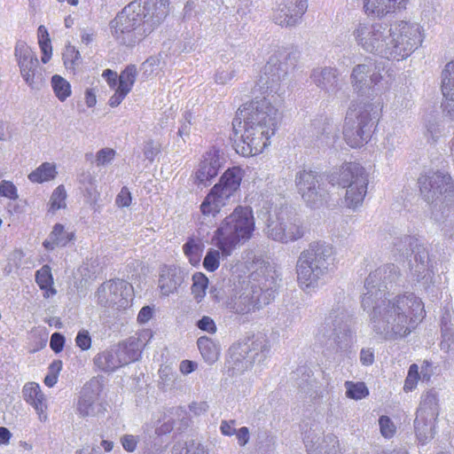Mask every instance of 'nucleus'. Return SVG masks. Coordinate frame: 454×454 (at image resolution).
I'll return each mask as SVG.
<instances>
[{
  "instance_id": "0eeeda50",
  "label": "nucleus",
  "mask_w": 454,
  "mask_h": 454,
  "mask_svg": "<svg viewBox=\"0 0 454 454\" xmlns=\"http://www.w3.org/2000/svg\"><path fill=\"white\" fill-rule=\"evenodd\" d=\"M369 178L366 168L356 161H345L327 174L331 186L339 185L346 190L343 203L352 210L362 207L367 194Z\"/></svg>"
},
{
  "instance_id": "58836bf2",
  "label": "nucleus",
  "mask_w": 454,
  "mask_h": 454,
  "mask_svg": "<svg viewBox=\"0 0 454 454\" xmlns=\"http://www.w3.org/2000/svg\"><path fill=\"white\" fill-rule=\"evenodd\" d=\"M204 249V243L198 237H191L183 246V251L192 265L200 262Z\"/></svg>"
},
{
  "instance_id": "f704fd0d",
  "label": "nucleus",
  "mask_w": 454,
  "mask_h": 454,
  "mask_svg": "<svg viewBox=\"0 0 454 454\" xmlns=\"http://www.w3.org/2000/svg\"><path fill=\"white\" fill-rule=\"evenodd\" d=\"M197 345L205 362L212 364L218 360L220 346L212 339L207 336L200 337L197 340Z\"/></svg>"
},
{
  "instance_id": "4c0bfd02",
  "label": "nucleus",
  "mask_w": 454,
  "mask_h": 454,
  "mask_svg": "<svg viewBox=\"0 0 454 454\" xmlns=\"http://www.w3.org/2000/svg\"><path fill=\"white\" fill-rule=\"evenodd\" d=\"M56 176V165L52 162H43L28 175V179L32 183L42 184L53 180Z\"/></svg>"
},
{
  "instance_id": "bb28decb",
  "label": "nucleus",
  "mask_w": 454,
  "mask_h": 454,
  "mask_svg": "<svg viewBox=\"0 0 454 454\" xmlns=\"http://www.w3.org/2000/svg\"><path fill=\"white\" fill-rule=\"evenodd\" d=\"M408 0H363L364 12L368 16L383 18L396 10L404 9Z\"/></svg>"
},
{
  "instance_id": "1a4fd4ad",
  "label": "nucleus",
  "mask_w": 454,
  "mask_h": 454,
  "mask_svg": "<svg viewBox=\"0 0 454 454\" xmlns=\"http://www.w3.org/2000/svg\"><path fill=\"white\" fill-rule=\"evenodd\" d=\"M142 16L139 4L133 1L111 21L112 35L119 43L131 47L149 35Z\"/></svg>"
},
{
  "instance_id": "ddd939ff",
  "label": "nucleus",
  "mask_w": 454,
  "mask_h": 454,
  "mask_svg": "<svg viewBox=\"0 0 454 454\" xmlns=\"http://www.w3.org/2000/svg\"><path fill=\"white\" fill-rule=\"evenodd\" d=\"M295 184L302 200L311 207H318L329 198L330 185L327 175L312 170H300Z\"/></svg>"
},
{
  "instance_id": "dca6fc26",
  "label": "nucleus",
  "mask_w": 454,
  "mask_h": 454,
  "mask_svg": "<svg viewBox=\"0 0 454 454\" xmlns=\"http://www.w3.org/2000/svg\"><path fill=\"white\" fill-rule=\"evenodd\" d=\"M133 287L125 280L117 279L103 283L98 289L97 297L103 306L117 309L129 306L133 297Z\"/></svg>"
},
{
  "instance_id": "cd10ccee",
  "label": "nucleus",
  "mask_w": 454,
  "mask_h": 454,
  "mask_svg": "<svg viewBox=\"0 0 454 454\" xmlns=\"http://www.w3.org/2000/svg\"><path fill=\"white\" fill-rule=\"evenodd\" d=\"M94 364L99 370L106 372H114L116 369L128 364L118 345L98 353L94 357Z\"/></svg>"
},
{
  "instance_id": "37998d69",
  "label": "nucleus",
  "mask_w": 454,
  "mask_h": 454,
  "mask_svg": "<svg viewBox=\"0 0 454 454\" xmlns=\"http://www.w3.org/2000/svg\"><path fill=\"white\" fill-rule=\"evenodd\" d=\"M51 85L56 97L61 102L71 95L70 83L60 75L55 74L51 77Z\"/></svg>"
},
{
  "instance_id": "13d9d810",
  "label": "nucleus",
  "mask_w": 454,
  "mask_h": 454,
  "mask_svg": "<svg viewBox=\"0 0 454 454\" xmlns=\"http://www.w3.org/2000/svg\"><path fill=\"white\" fill-rule=\"evenodd\" d=\"M120 442L126 451L134 452L137 447L138 436L126 434L121 437Z\"/></svg>"
},
{
  "instance_id": "39448f33",
  "label": "nucleus",
  "mask_w": 454,
  "mask_h": 454,
  "mask_svg": "<svg viewBox=\"0 0 454 454\" xmlns=\"http://www.w3.org/2000/svg\"><path fill=\"white\" fill-rule=\"evenodd\" d=\"M334 247L325 241H313L299 254L296 265L298 286L307 294L325 286L335 268Z\"/></svg>"
},
{
  "instance_id": "473e14b6",
  "label": "nucleus",
  "mask_w": 454,
  "mask_h": 454,
  "mask_svg": "<svg viewBox=\"0 0 454 454\" xmlns=\"http://www.w3.org/2000/svg\"><path fill=\"white\" fill-rule=\"evenodd\" d=\"M439 414L438 397L430 390L421 396V402L417 415L426 416L428 420L436 419Z\"/></svg>"
},
{
  "instance_id": "7ed1b4c3",
  "label": "nucleus",
  "mask_w": 454,
  "mask_h": 454,
  "mask_svg": "<svg viewBox=\"0 0 454 454\" xmlns=\"http://www.w3.org/2000/svg\"><path fill=\"white\" fill-rule=\"evenodd\" d=\"M352 35L365 52L391 61H402L422 45L425 30L419 23L408 20H396L389 25L359 21Z\"/></svg>"
},
{
  "instance_id": "79ce46f5",
  "label": "nucleus",
  "mask_w": 454,
  "mask_h": 454,
  "mask_svg": "<svg viewBox=\"0 0 454 454\" xmlns=\"http://www.w3.org/2000/svg\"><path fill=\"white\" fill-rule=\"evenodd\" d=\"M208 286V278L205 274L197 272L192 276V294L196 302L202 301L206 295V290Z\"/></svg>"
},
{
  "instance_id": "8fccbe9b",
  "label": "nucleus",
  "mask_w": 454,
  "mask_h": 454,
  "mask_svg": "<svg viewBox=\"0 0 454 454\" xmlns=\"http://www.w3.org/2000/svg\"><path fill=\"white\" fill-rule=\"evenodd\" d=\"M425 127L427 129V138L431 139L433 142L437 141L442 132V127L440 121L435 118H429L426 121Z\"/></svg>"
},
{
  "instance_id": "49530a36",
  "label": "nucleus",
  "mask_w": 454,
  "mask_h": 454,
  "mask_svg": "<svg viewBox=\"0 0 454 454\" xmlns=\"http://www.w3.org/2000/svg\"><path fill=\"white\" fill-rule=\"evenodd\" d=\"M346 395L348 398L361 400L369 395V390L364 382L346 381Z\"/></svg>"
},
{
  "instance_id": "b1692460",
  "label": "nucleus",
  "mask_w": 454,
  "mask_h": 454,
  "mask_svg": "<svg viewBox=\"0 0 454 454\" xmlns=\"http://www.w3.org/2000/svg\"><path fill=\"white\" fill-rule=\"evenodd\" d=\"M183 281L184 274L180 268L164 265L160 269L158 288L161 295L169 296L176 293Z\"/></svg>"
},
{
  "instance_id": "5fc2aeb1",
  "label": "nucleus",
  "mask_w": 454,
  "mask_h": 454,
  "mask_svg": "<svg viewBox=\"0 0 454 454\" xmlns=\"http://www.w3.org/2000/svg\"><path fill=\"white\" fill-rule=\"evenodd\" d=\"M381 434L386 438H391L395 432V427L391 419L387 416H381L379 419Z\"/></svg>"
},
{
  "instance_id": "9b49d317",
  "label": "nucleus",
  "mask_w": 454,
  "mask_h": 454,
  "mask_svg": "<svg viewBox=\"0 0 454 454\" xmlns=\"http://www.w3.org/2000/svg\"><path fill=\"white\" fill-rule=\"evenodd\" d=\"M264 231L268 238L282 244L294 242L304 235L300 221L283 207L269 212Z\"/></svg>"
},
{
  "instance_id": "c756f323",
  "label": "nucleus",
  "mask_w": 454,
  "mask_h": 454,
  "mask_svg": "<svg viewBox=\"0 0 454 454\" xmlns=\"http://www.w3.org/2000/svg\"><path fill=\"white\" fill-rule=\"evenodd\" d=\"M412 254L414 255L413 262L411 261V274L417 278L418 281L430 278L428 252L426 247L419 244Z\"/></svg>"
},
{
  "instance_id": "6e6552de",
  "label": "nucleus",
  "mask_w": 454,
  "mask_h": 454,
  "mask_svg": "<svg viewBox=\"0 0 454 454\" xmlns=\"http://www.w3.org/2000/svg\"><path fill=\"white\" fill-rule=\"evenodd\" d=\"M380 118L378 106L369 100H362L350 105L347 111L343 126V137L352 148L366 145Z\"/></svg>"
},
{
  "instance_id": "a19ab883",
  "label": "nucleus",
  "mask_w": 454,
  "mask_h": 454,
  "mask_svg": "<svg viewBox=\"0 0 454 454\" xmlns=\"http://www.w3.org/2000/svg\"><path fill=\"white\" fill-rule=\"evenodd\" d=\"M314 126L315 130H312V137H315L317 146H328L335 141L336 134L332 132L331 127L321 121H317Z\"/></svg>"
},
{
  "instance_id": "680f3d73",
  "label": "nucleus",
  "mask_w": 454,
  "mask_h": 454,
  "mask_svg": "<svg viewBox=\"0 0 454 454\" xmlns=\"http://www.w3.org/2000/svg\"><path fill=\"white\" fill-rule=\"evenodd\" d=\"M235 76L234 69H219L215 74V81L218 84H226Z\"/></svg>"
},
{
  "instance_id": "9d476101",
  "label": "nucleus",
  "mask_w": 454,
  "mask_h": 454,
  "mask_svg": "<svg viewBox=\"0 0 454 454\" xmlns=\"http://www.w3.org/2000/svg\"><path fill=\"white\" fill-rule=\"evenodd\" d=\"M270 349L269 340L265 335H254L251 339L231 347L229 363L232 364L233 371L240 373L251 368L253 364L263 362Z\"/></svg>"
},
{
  "instance_id": "69168bd1",
  "label": "nucleus",
  "mask_w": 454,
  "mask_h": 454,
  "mask_svg": "<svg viewBox=\"0 0 454 454\" xmlns=\"http://www.w3.org/2000/svg\"><path fill=\"white\" fill-rule=\"evenodd\" d=\"M64 344H65V338L61 333H54L51 335V340H50V346L54 352H56V353L60 352L63 349Z\"/></svg>"
},
{
  "instance_id": "de8ad7c7",
  "label": "nucleus",
  "mask_w": 454,
  "mask_h": 454,
  "mask_svg": "<svg viewBox=\"0 0 454 454\" xmlns=\"http://www.w3.org/2000/svg\"><path fill=\"white\" fill-rule=\"evenodd\" d=\"M67 192L64 185H59L53 192L50 199V211L55 212L60 208L66 207Z\"/></svg>"
},
{
  "instance_id": "4468645a",
  "label": "nucleus",
  "mask_w": 454,
  "mask_h": 454,
  "mask_svg": "<svg viewBox=\"0 0 454 454\" xmlns=\"http://www.w3.org/2000/svg\"><path fill=\"white\" fill-rule=\"evenodd\" d=\"M350 322L351 316L340 305L333 308L325 318L321 331L325 337L333 340L337 350H344L353 342Z\"/></svg>"
},
{
  "instance_id": "864d4df0",
  "label": "nucleus",
  "mask_w": 454,
  "mask_h": 454,
  "mask_svg": "<svg viewBox=\"0 0 454 454\" xmlns=\"http://www.w3.org/2000/svg\"><path fill=\"white\" fill-rule=\"evenodd\" d=\"M442 340L440 343L441 349L446 353L454 350V329L441 331Z\"/></svg>"
},
{
  "instance_id": "e433bc0d",
  "label": "nucleus",
  "mask_w": 454,
  "mask_h": 454,
  "mask_svg": "<svg viewBox=\"0 0 454 454\" xmlns=\"http://www.w3.org/2000/svg\"><path fill=\"white\" fill-rule=\"evenodd\" d=\"M435 420L436 419L428 420L426 416H416L414 427L417 438L422 444L434 437Z\"/></svg>"
},
{
  "instance_id": "2eb2a0df",
  "label": "nucleus",
  "mask_w": 454,
  "mask_h": 454,
  "mask_svg": "<svg viewBox=\"0 0 454 454\" xmlns=\"http://www.w3.org/2000/svg\"><path fill=\"white\" fill-rule=\"evenodd\" d=\"M14 56L25 83L33 90H40L44 78L36 54L25 42L20 41L15 45Z\"/></svg>"
},
{
  "instance_id": "603ef678",
  "label": "nucleus",
  "mask_w": 454,
  "mask_h": 454,
  "mask_svg": "<svg viewBox=\"0 0 454 454\" xmlns=\"http://www.w3.org/2000/svg\"><path fill=\"white\" fill-rule=\"evenodd\" d=\"M116 155V152L112 148H102L96 154V165L98 167L106 166L113 161Z\"/></svg>"
},
{
  "instance_id": "393cba45",
  "label": "nucleus",
  "mask_w": 454,
  "mask_h": 454,
  "mask_svg": "<svg viewBox=\"0 0 454 454\" xmlns=\"http://www.w3.org/2000/svg\"><path fill=\"white\" fill-rule=\"evenodd\" d=\"M22 395L26 403L35 409L39 420L45 422L48 419V405L46 397L40 386L35 382L26 383L22 388Z\"/></svg>"
},
{
  "instance_id": "20e7f679",
  "label": "nucleus",
  "mask_w": 454,
  "mask_h": 454,
  "mask_svg": "<svg viewBox=\"0 0 454 454\" xmlns=\"http://www.w3.org/2000/svg\"><path fill=\"white\" fill-rule=\"evenodd\" d=\"M279 275L269 262H262L251 273L246 286L235 289L225 301L226 308L239 315L247 314L274 300Z\"/></svg>"
},
{
  "instance_id": "052dcab7",
  "label": "nucleus",
  "mask_w": 454,
  "mask_h": 454,
  "mask_svg": "<svg viewBox=\"0 0 454 454\" xmlns=\"http://www.w3.org/2000/svg\"><path fill=\"white\" fill-rule=\"evenodd\" d=\"M132 197L129 190L123 186L115 199V203L118 207H129L131 204Z\"/></svg>"
},
{
  "instance_id": "7c9ffc66",
  "label": "nucleus",
  "mask_w": 454,
  "mask_h": 454,
  "mask_svg": "<svg viewBox=\"0 0 454 454\" xmlns=\"http://www.w3.org/2000/svg\"><path fill=\"white\" fill-rule=\"evenodd\" d=\"M74 239V233L68 231L61 223H56L48 238L43 241V246L47 250H53L58 247H66Z\"/></svg>"
},
{
  "instance_id": "f8f14e48",
  "label": "nucleus",
  "mask_w": 454,
  "mask_h": 454,
  "mask_svg": "<svg viewBox=\"0 0 454 454\" xmlns=\"http://www.w3.org/2000/svg\"><path fill=\"white\" fill-rule=\"evenodd\" d=\"M419 190L425 200L434 204L432 212L435 221L441 217L435 208L440 204L451 200L453 197L454 186L451 176L444 171H429L419 178Z\"/></svg>"
},
{
  "instance_id": "6e6d98bb",
  "label": "nucleus",
  "mask_w": 454,
  "mask_h": 454,
  "mask_svg": "<svg viewBox=\"0 0 454 454\" xmlns=\"http://www.w3.org/2000/svg\"><path fill=\"white\" fill-rule=\"evenodd\" d=\"M0 196L17 200L19 196L16 186L11 181H3L0 186Z\"/></svg>"
},
{
  "instance_id": "aec40b11",
  "label": "nucleus",
  "mask_w": 454,
  "mask_h": 454,
  "mask_svg": "<svg viewBox=\"0 0 454 454\" xmlns=\"http://www.w3.org/2000/svg\"><path fill=\"white\" fill-rule=\"evenodd\" d=\"M304 444L309 454H336L338 440L334 435H324V430L318 424H313L304 433Z\"/></svg>"
},
{
  "instance_id": "72a5a7b5",
  "label": "nucleus",
  "mask_w": 454,
  "mask_h": 454,
  "mask_svg": "<svg viewBox=\"0 0 454 454\" xmlns=\"http://www.w3.org/2000/svg\"><path fill=\"white\" fill-rule=\"evenodd\" d=\"M35 282L43 291V296L49 299L57 294V290L53 286V277L50 266L43 265L35 272Z\"/></svg>"
},
{
  "instance_id": "f3484780",
  "label": "nucleus",
  "mask_w": 454,
  "mask_h": 454,
  "mask_svg": "<svg viewBox=\"0 0 454 454\" xmlns=\"http://www.w3.org/2000/svg\"><path fill=\"white\" fill-rule=\"evenodd\" d=\"M383 79L381 67L376 61L367 58L364 63L356 65L350 74V83L357 93H364L378 85Z\"/></svg>"
},
{
  "instance_id": "c85d7f7f",
  "label": "nucleus",
  "mask_w": 454,
  "mask_h": 454,
  "mask_svg": "<svg viewBox=\"0 0 454 454\" xmlns=\"http://www.w3.org/2000/svg\"><path fill=\"white\" fill-rule=\"evenodd\" d=\"M441 78V90L445 98L444 110L454 119V59L445 65Z\"/></svg>"
},
{
  "instance_id": "bf43d9fd",
  "label": "nucleus",
  "mask_w": 454,
  "mask_h": 454,
  "mask_svg": "<svg viewBox=\"0 0 454 454\" xmlns=\"http://www.w3.org/2000/svg\"><path fill=\"white\" fill-rule=\"evenodd\" d=\"M192 114V113L186 111L183 115V120L181 121V126L178 129V136L184 139L185 137H188L191 130Z\"/></svg>"
},
{
  "instance_id": "412c9836",
  "label": "nucleus",
  "mask_w": 454,
  "mask_h": 454,
  "mask_svg": "<svg viewBox=\"0 0 454 454\" xmlns=\"http://www.w3.org/2000/svg\"><path fill=\"white\" fill-rule=\"evenodd\" d=\"M307 10V0H283L274 9L272 20L282 27H294Z\"/></svg>"
},
{
  "instance_id": "a878e982",
  "label": "nucleus",
  "mask_w": 454,
  "mask_h": 454,
  "mask_svg": "<svg viewBox=\"0 0 454 454\" xmlns=\"http://www.w3.org/2000/svg\"><path fill=\"white\" fill-rule=\"evenodd\" d=\"M243 176L241 168H229L212 188L228 200L239 190Z\"/></svg>"
},
{
  "instance_id": "c9c22d12",
  "label": "nucleus",
  "mask_w": 454,
  "mask_h": 454,
  "mask_svg": "<svg viewBox=\"0 0 454 454\" xmlns=\"http://www.w3.org/2000/svg\"><path fill=\"white\" fill-rule=\"evenodd\" d=\"M419 245V239L416 237L402 235L394 239L392 252L395 256H407L411 252H414Z\"/></svg>"
},
{
  "instance_id": "3c124183",
  "label": "nucleus",
  "mask_w": 454,
  "mask_h": 454,
  "mask_svg": "<svg viewBox=\"0 0 454 454\" xmlns=\"http://www.w3.org/2000/svg\"><path fill=\"white\" fill-rule=\"evenodd\" d=\"M420 374L419 372V366L416 364H412L408 371L406 380L404 381L403 390L405 392L412 391L420 380Z\"/></svg>"
},
{
  "instance_id": "338daca9",
  "label": "nucleus",
  "mask_w": 454,
  "mask_h": 454,
  "mask_svg": "<svg viewBox=\"0 0 454 454\" xmlns=\"http://www.w3.org/2000/svg\"><path fill=\"white\" fill-rule=\"evenodd\" d=\"M128 94V91L122 90L121 88L116 87L114 94L109 98V106L112 107L118 106Z\"/></svg>"
},
{
  "instance_id": "09e8293b",
  "label": "nucleus",
  "mask_w": 454,
  "mask_h": 454,
  "mask_svg": "<svg viewBox=\"0 0 454 454\" xmlns=\"http://www.w3.org/2000/svg\"><path fill=\"white\" fill-rule=\"evenodd\" d=\"M221 254L224 256L220 249L210 248L204 258L203 267L207 271H215L220 265Z\"/></svg>"
},
{
  "instance_id": "423d86ee",
  "label": "nucleus",
  "mask_w": 454,
  "mask_h": 454,
  "mask_svg": "<svg viewBox=\"0 0 454 454\" xmlns=\"http://www.w3.org/2000/svg\"><path fill=\"white\" fill-rule=\"evenodd\" d=\"M255 223L250 207L238 206L214 231L211 242L227 257L240 244L249 240Z\"/></svg>"
},
{
  "instance_id": "f257e3e1",
  "label": "nucleus",
  "mask_w": 454,
  "mask_h": 454,
  "mask_svg": "<svg viewBox=\"0 0 454 454\" xmlns=\"http://www.w3.org/2000/svg\"><path fill=\"white\" fill-rule=\"evenodd\" d=\"M395 286H401L400 271L391 263L378 267L364 281L361 306L374 336L384 341L407 337L426 317L424 302L414 293L386 297V291Z\"/></svg>"
},
{
  "instance_id": "e2e57ef3",
  "label": "nucleus",
  "mask_w": 454,
  "mask_h": 454,
  "mask_svg": "<svg viewBox=\"0 0 454 454\" xmlns=\"http://www.w3.org/2000/svg\"><path fill=\"white\" fill-rule=\"evenodd\" d=\"M199 329L207 332L209 333H215L216 332V325L215 321L208 316H203L198 322L197 325Z\"/></svg>"
},
{
  "instance_id": "a18cd8bd",
  "label": "nucleus",
  "mask_w": 454,
  "mask_h": 454,
  "mask_svg": "<svg viewBox=\"0 0 454 454\" xmlns=\"http://www.w3.org/2000/svg\"><path fill=\"white\" fill-rule=\"evenodd\" d=\"M137 74V73L135 66L127 67L119 76L117 87L129 93L135 83Z\"/></svg>"
},
{
  "instance_id": "774afa93",
  "label": "nucleus",
  "mask_w": 454,
  "mask_h": 454,
  "mask_svg": "<svg viewBox=\"0 0 454 454\" xmlns=\"http://www.w3.org/2000/svg\"><path fill=\"white\" fill-rule=\"evenodd\" d=\"M238 443L239 446H245L250 439L249 429L247 427H242L239 428L235 433Z\"/></svg>"
},
{
  "instance_id": "5701e85b",
  "label": "nucleus",
  "mask_w": 454,
  "mask_h": 454,
  "mask_svg": "<svg viewBox=\"0 0 454 454\" xmlns=\"http://www.w3.org/2000/svg\"><path fill=\"white\" fill-rule=\"evenodd\" d=\"M312 82L328 95H335L340 90L339 71L332 67H318L310 74Z\"/></svg>"
},
{
  "instance_id": "4be33fe9",
  "label": "nucleus",
  "mask_w": 454,
  "mask_h": 454,
  "mask_svg": "<svg viewBox=\"0 0 454 454\" xmlns=\"http://www.w3.org/2000/svg\"><path fill=\"white\" fill-rule=\"evenodd\" d=\"M142 12L143 21L151 34L163 22L169 12V0H136Z\"/></svg>"
},
{
  "instance_id": "0e129e2a",
  "label": "nucleus",
  "mask_w": 454,
  "mask_h": 454,
  "mask_svg": "<svg viewBox=\"0 0 454 454\" xmlns=\"http://www.w3.org/2000/svg\"><path fill=\"white\" fill-rule=\"evenodd\" d=\"M452 311L450 308L445 307L442 309L441 316V331L452 330Z\"/></svg>"
},
{
  "instance_id": "ea45409f",
  "label": "nucleus",
  "mask_w": 454,
  "mask_h": 454,
  "mask_svg": "<svg viewBox=\"0 0 454 454\" xmlns=\"http://www.w3.org/2000/svg\"><path fill=\"white\" fill-rule=\"evenodd\" d=\"M118 347L124 355L127 364L137 361L145 348L134 336L129 337L125 342L118 344Z\"/></svg>"
},
{
  "instance_id": "4d7b16f0",
  "label": "nucleus",
  "mask_w": 454,
  "mask_h": 454,
  "mask_svg": "<svg viewBox=\"0 0 454 454\" xmlns=\"http://www.w3.org/2000/svg\"><path fill=\"white\" fill-rule=\"evenodd\" d=\"M75 343L82 350H88L91 347L90 333L84 329L80 330L76 335Z\"/></svg>"
},
{
  "instance_id": "c03bdc74",
  "label": "nucleus",
  "mask_w": 454,
  "mask_h": 454,
  "mask_svg": "<svg viewBox=\"0 0 454 454\" xmlns=\"http://www.w3.org/2000/svg\"><path fill=\"white\" fill-rule=\"evenodd\" d=\"M38 43L43 53L41 58L42 62L45 64L51 57L52 48L48 31L44 26L38 27Z\"/></svg>"
},
{
  "instance_id": "f03ea898",
  "label": "nucleus",
  "mask_w": 454,
  "mask_h": 454,
  "mask_svg": "<svg viewBox=\"0 0 454 454\" xmlns=\"http://www.w3.org/2000/svg\"><path fill=\"white\" fill-rule=\"evenodd\" d=\"M290 53L284 49H276L270 55L255 82L254 93L259 92L263 97H256L249 104L239 109V114L243 118L239 127L233 122L236 152L248 157L260 154L269 145L274 136L278 119V110L274 106L276 99L282 93L281 82L287 75L294 63H290Z\"/></svg>"
},
{
  "instance_id": "a211bd4d",
  "label": "nucleus",
  "mask_w": 454,
  "mask_h": 454,
  "mask_svg": "<svg viewBox=\"0 0 454 454\" xmlns=\"http://www.w3.org/2000/svg\"><path fill=\"white\" fill-rule=\"evenodd\" d=\"M224 156L222 150L216 146L210 147L205 152L194 172V183L197 185L207 186L218 175L224 164Z\"/></svg>"
},
{
  "instance_id": "2f4dec72",
  "label": "nucleus",
  "mask_w": 454,
  "mask_h": 454,
  "mask_svg": "<svg viewBox=\"0 0 454 454\" xmlns=\"http://www.w3.org/2000/svg\"><path fill=\"white\" fill-rule=\"evenodd\" d=\"M228 200L212 188L200 205L203 215L215 216Z\"/></svg>"
},
{
  "instance_id": "6ab92c4d",
  "label": "nucleus",
  "mask_w": 454,
  "mask_h": 454,
  "mask_svg": "<svg viewBox=\"0 0 454 454\" xmlns=\"http://www.w3.org/2000/svg\"><path fill=\"white\" fill-rule=\"evenodd\" d=\"M76 413L83 419L104 415L106 407L100 398L99 387L91 383L85 385L76 403Z\"/></svg>"
}]
</instances>
